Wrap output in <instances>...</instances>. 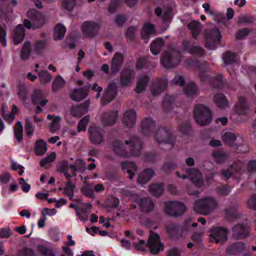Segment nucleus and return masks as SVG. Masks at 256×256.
Here are the masks:
<instances>
[{
  "label": "nucleus",
  "instance_id": "f257e3e1",
  "mask_svg": "<svg viewBox=\"0 0 256 256\" xmlns=\"http://www.w3.org/2000/svg\"><path fill=\"white\" fill-rule=\"evenodd\" d=\"M114 150L118 155L122 156H128L126 150L130 148V154L137 156L140 155L142 149V144L139 139L134 138L130 141L126 140L124 142L116 140L114 143Z\"/></svg>",
  "mask_w": 256,
  "mask_h": 256
},
{
  "label": "nucleus",
  "instance_id": "f03ea898",
  "mask_svg": "<svg viewBox=\"0 0 256 256\" xmlns=\"http://www.w3.org/2000/svg\"><path fill=\"white\" fill-rule=\"evenodd\" d=\"M246 164L242 161L237 160L230 165L227 170L222 172V178L226 180L230 178L240 180L246 174Z\"/></svg>",
  "mask_w": 256,
  "mask_h": 256
},
{
  "label": "nucleus",
  "instance_id": "7ed1b4c3",
  "mask_svg": "<svg viewBox=\"0 0 256 256\" xmlns=\"http://www.w3.org/2000/svg\"><path fill=\"white\" fill-rule=\"evenodd\" d=\"M217 206V201L214 198L208 196L196 201L194 210L198 214L206 216L216 210Z\"/></svg>",
  "mask_w": 256,
  "mask_h": 256
},
{
  "label": "nucleus",
  "instance_id": "20e7f679",
  "mask_svg": "<svg viewBox=\"0 0 256 256\" xmlns=\"http://www.w3.org/2000/svg\"><path fill=\"white\" fill-rule=\"evenodd\" d=\"M154 140L160 146L166 145L167 149H171L175 144V138L172 130L167 128L158 129L154 134Z\"/></svg>",
  "mask_w": 256,
  "mask_h": 256
},
{
  "label": "nucleus",
  "instance_id": "39448f33",
  "mask_svg": "<svg viewBox=\"0 0 256 256\" xmlns=\"http://www.w3.org/2000/svg\"><path fill=\"white\" fill-rule=\"evenodd\" d=\"M194 118L198 125L204 126L210 123L212 116L207 106L202 104H198L194 108Z\"/></svg>",
  "mask_w": 256,
  "mask_h": 256
},
{
  "label": "nucleus",
  "instance_id": "423d86ee",
  "mask_svg": "<svg viewBox=\"0 0 256 256\" xmlns=\"http://www.w3.org/2000/svg\"><path fill=\"white\" fill-rule=\"evenodd\" d=\"M184 174H181L180 172H176V176L184 180L190 178L191 182L198 188H201L204 184L202 175L198 169L183 168Z\"/></svg>",
  "mask_w": 256,
  "mask_h": 256
},
{
  "label": "nucleus",
  "instance_id": "0eeeda50",
  "mask_svg": "<svg viewBox=\"0 0 256 256\" xmlns=\"http://www.w3.org/2000/svg\"><path fill=\"white\" fill-rule=\"evenodd\" d=\"M187 208L182 202L170 201L165 203L164 212L168 216L178 217L182 216L186 210Z\"/></svg>",
  "mask_w": 256,
  "mask_h": 256
},
{
  "label": "nucleus",
  "instance_id": "6e6552de",
  "mask_svg": "<svg viewBox=\"0 0 256 256\" xmlns=\"http://www.w3.org/2000/svg\"><path fill=\"white\" fill-rule=\"evenodd\" d=\"M180 53L172 50L165 52L161 59L162 64L166 68H170L178 65L180 62Z\"/></svg>",
  "mask_w": 256,
  "mask_h": 256
},
{
  "label": "nucleus",
  "instance_id": "1a4fd4ad",
  "mask_svg": "<svg viewBox=\"0 0 256 256\" xmlns=\"http://www.w3.org/2000/svg\"><path fill=\"white\" fill-rule=\"evenodd\" d=\"M27 16L32 22L31 23L28 20H24V25L28 29L40 28L45 22L43 16L38 14L35 10H30L27 13Z\"/></svg>",
  "mask_w": 256,
  "mask_h": 256
},
{
  "label": "nucleus",
  "instance_id": "9d476101",
  "mask_svg": "<svg viewBox=\"0 0 256 256\" xmlns=\"http://www.w3.org/2000/svg\"><path fill=\"white\" fill-rule=\"evenodd\" d=\"M148 246L150 253L154 255L163 252L164 248V244L162 242L160 236L154 232H150L148 240Z\"/></svg>",
  "mask_w": 256,
  "mask_h": 256
},
{
  "label": "nucleus",
  "instance_id": "9b49d317",
  "mask_svg": "<svg viewBox=\"0 0 256 256\" xmlns=\"http://www.w3.org/2000/svg\"><path fill=\"white\" fill-rule=\"evenodd\" d=\"M222 36L219 30L215 28L206 34L205 46L210 50H215L220 44Z\"/></svg>",
  "mask_w": 256,
  "mask_h": 256
},
{
  "label": "nucleus",
  "instance_id": "f8f14e48",
  "mask_svg": "<svg viewBox=\"0 0 256 256\" xmlns=\"http://www.w3.org/2000/svg\"><path fill=\"white\" fill-rule=\"evenodd\" d=\"M210 236L213 242L222 244L228 240L226 230L222 228H214L210 230Z\"/></svg>",
  "mask_w": 256,
  "mask_h": 256
},
{
  "label": "nucleus",
  "instance_id": "ddd939ff",
  "mask_svg": "<svg viewBox=\"0 0 256 256\" xmlns=\"http://www.w3.org/2000/svg\"><path fill=\"white\" fill-rule=\"evenodd\" d=\"M101 25L100 22H86L83 24L82 28L88 37L93 38L98 34Z\"/></svg>",
  "mask_w": 256,
  "mask_h": 256
},
{
  "label": "nucleus",
  "instance_id": "4468645a",
  "mask_svg": "<svg viewBox=\"0 0 256 256\" xmlns=\"http://www.w3.org/2000/svg\"><path fill=\"white\" fill-rule=\"evenodd\" d=\"M222 139L226 145L238 148L244 142V140L240 136H236L234 133L226 132L224 134Z\"/></svg>",
  "mask_w": 256,
  "mask_h": 256
},
{
  "label": "nucleus",
  "instance_id": "2eb2a0df",
  "mask_svg": "<svg viewBox=\"0 0 256 256\" xmlns=\"http://www.w3.org/2000/svg\"><path fill=\"white\" fill-rule=\"evenodd\" d=\"M90 138L91 142L96 144H100L103 142L102 130L99 127L92 126L88 129Z\"/></svg>",
  "mask_w": 256,
  "mask_h": 256
},
{
  "label": "nucleus",
  "instance_id": "dca6fc26",
  "mask_svg": "<svg viewBox=\"0 0 256 256\" xmlns=\"http://www.w3.org/2000/svg\"><path fill=\"white\" fill-rule=\"evenodd\" d=\"M91 208L90 204H80V208L77 210L76 215L82 222H86L88 220V216L91 212Z\"/></svg>",
  "mask_w": 256,
  "mask_h": 256
},
{
  "label": "nucleus",
  "instance_id": "f3484780",
  "mask_svg": "<svg viewBox=\"0 0 256 256\" xmlns=\"http://www.w3.org/2000/svg\"><path fill=\"white\" fill-rule=\"evenodd\" d=\"M156 128L155 122L151 118H146L142 124V133L145 136L151 135Z\"/></svg>",
  "mask_w": 256,
  "mask_h": 256
},
{
  "label": "nucleus",
  "instance_id": "a211bd4d",
  "mask_svg": "<svg viewBox=\"0 0 256 256\" xmlns=\"http://www.w3.org/2000/svg\"><path fill=\"white\" fill-rule=\"evenodd\" d=\"M124 58L123 54L121 53L116 52L114 54L112 60L111 66L112 71L113 74L118 73L121 68L124 62Z\"/></svg>",
  "mask_w": 256,
  "mask_h": 256
},
{
  "label": "nucleus",
  "instance_id": "6ab92c4d",
  "mask_svg": "<svg viewBox=\"0 0 256 256\" xmlns=\"http://www.w3.org/2000/svg\"><path fill=\"white\" fill-rule=\"evenodd\" d=\"M25 37V32L24 26L20 24L14 30L12 35V42L14 44L18 45L22 42Z\"/></svg>",
  "mask_w": 256,
  "mask_h": 256
},
{
  "label": "nucleus",
  "instance_id": "aec40b11",
  "mask_svg": "<svg viewBox=\"0 0 256 256\" xmlns=\"http://www.w3.org/2000/svg\"><path fill=\"white\" fill-rule=\"evenodd\" d=\"M122 170L125 174H128V178L132 180L134 178L135 173L138 171V167L135 164L132 162H125L121 164Z\"/></svg>",
  "mask_w": 256,
  "mask_h": 256
},
{
  "label": "nucleus",
  "instance_id": "412c9836",
  "mask_svg": "<svg viewBox=\"0 0 256 256\" xmlns=\"http://www.w3.org/2000/svg\"><path fill=\"white\" fill-rule=\"evenodd\" d=\"M136 121V114L133 110L126 112L124 114L123 123L128 128L134 126Z\"/></svg>",
  "mask_w": 256,
  "mask_h": 256
},
{
  "label": "nucleus",
  "instance_id": "4be33fe9",
  "mask_svg": "<svg viewBox=\"0 0 256 256\" xmlns=\"http://www.w3.org/2000/svg\"><path fill=\"white\" fill-rule=\"evenodd\" d=\"M154 26L149 23L146 24L141 32L142 38L147 44L150 39V36L156 33Z\"/></svg>",
  "mask_w": 256,
  "mask_h": 256
},
{
  "label": "nucleus",
  "instance_id": "5701e85b",
  "mask_svg": "<svg viewBox=\"0 0 256 256\" xmlns=\"http://www.w3.org/2000/svg\"><path fill=\"white\" fill-rule=\"evenodd\" d=\"M149 82L148 76L143 74L140 76L138 78L137 84L135 89L136 94H140L144 92L147 87Z\"/></svg>",
  "mask_w": 256,
  "mask_h": 256
},
{
  "label": "nucleus",
  "instance_id": "b1692460",
  "mask_svg": "<svg viewBox=\"0 0 256 256\" xmlns=\"http://www.w3.org/2000/svg\"><path fill=\"white\" fill-rule=\"evenodd\" d=\"M166 233L173 240H178L180 238V226L176 224H170L166 226Z\"/></svg>",
  "mask_w": 256,
  "mask_h": 256
},
{
  "label": "nucleus",
  "instance_id": "393cba45",
  "mask_svg": "<svg viewBox=\"0 0 256 256\" xmlns=\"http://www.w3.org/2000/svg\"><path fill=\"white\" fill-rule=\"evenodd\" d=\"M154 176V171L150 168H148L142 171L138 176V182L143 185L147 183Z\"/></svg>",
  "mask_w": 256,
  "mask_h": 256
},
{
  "label": "nucleus",
  "instance_id": "a878e982",
  "mask_svg": "<svg viewBox=\"0 0 256 256\" xmlns=\"http://www.w3.org/2000/svg\"><path fill=\"white\" fill-rule=\"evenodd\" d=\"M116 94V93L115 89L112 87H108L102 99V106H106L114 98Z\"/></svg>",
  "mask_w": 256,
  "mask_h": 256
},
{
  "label": "nucleus",
  "instance_id": "bb28decb",
  "mask_svg": "<svg viewBox=\"0 0 256 256\" xmlns=\"http://www.w3.org/2000/svg\"><path fill=\"white\" fill-rule=\"evenodd\" d=\"M88 92L82 88L74 90L70 94V98L74 101L80 102L88 96Z\"/></svg>",
  "mask_w": 256,
  "mask_h": 256
},
{
  "label": "nucleus",
  "instance_id": "cd10ccee",
  "mask_svg": "<svg viewBox=\"0 0 256 256\" xmlns=\"http://www.w3.org/2000/svg\"><path fill=\"white\" fill-rule=\"evenodd\" d=\"M139 205L142 212H150L154 208V205L151 199L144 198L138 201Z\"/></svg>",
  "mask_w": 256,
  "mask_h": 256
},
{
  "label": "nucleus",
  "instance_id": "c85d7f7f",
  "mask_svg": "<svg viewBox=\"0 0 256 256\" xmlns=\"http://www.w3.org/2000/svg\"><path fill=\"white\" fill-rule=\"evenodd\" d=\"M134 74L132 70L124 71L121 76L120 82L123 86H128L130 84L134 79Z\"/></svg>",
  "mask_w": 256,
  "mask_h": 256
},
{
  "label": "nucleus",
  "instance_id": "c756f323",
  "mask_svg": "<svg viewBox=\"0 0 256 256\" xmlns=\"http://www.w3.org/2000/svg\"><path fill=\"white\" fill-rule=\"evenodd\" d=\"M249 227L247 225H238L233 228L234 236L238 238L246 236L248 234Z\"/></svg>",
  "mask_w": 256,
  "mask_h": 256
},
{
  "label": "nucleus",
  "instance_id": "7c9ffc66",
  "mask_svg": "<svg viewBox=\"0 0 256 256\" xmlns=\"http://www.w3.org/2000/svg\"><path fill=\"white\" fill-rule=\"evenodd\" d=\"M118 118V112H114L106 113L103 116V123L105 126H110L114 124Z\"/></svg>",
  "mask_w": 256,
  "mask_h": 256
},
{
  "label": "nucleus",
  "instance_id": "2f4dec72",
  "mask_svg": "<svg viewBox=\"0 0 256 256\" xmlns=\"http://www.w3.org/2000/svg\"><path fill=\"white\" fill-rule=\"evenodd\" d=\"M245 248L244 244L238 242L230 245L227 250V253L230 255H236L242 252Z\"/></svg>",
  "mask_w": 256,
  "mask_h": 256
},
{
  "label": "nucleus",
  "instance_id": "473e14b6",
  "mask_svg": "<svg viewBox=\"0 0 256 256\" xmlns=\"http://www.w3.org/2000/svg\"><path fill=\"white\" fill-rule=\"evenodd\" d=\"M235 110L236 113L239 116L247 114L248 108L245 98H239V102L235 107Z\"/></svg>",
  "mask_w": 256,
  "mask_h": 256
},
{
  "label": "nucleus",
  "instance_id": "72a5a7b5",
  "mask_svg": "<svg viewBox=\"0 0 256 256\" xmlns=\"http://www.w3.org/2000/svg\"><path fill=\"white\" fill-rule=\"evenodd\" d=\"M164 46V40L162 38H157L150 45V50L154 55H158Z\"/></svg>",
  "mask_w": 256,
  "mask_h": 256
},
{
  "label": "nucleus",
  "instance_id": "f704fd0d",
  "mask_svg": "<svg viewBox=\"0 0 256 256\" xmlns=\"http://www.w3.org/2000/svg\"><path fill=\"white\" fill-rule=\"evenodd\" d=\"M214 102L220 108L223 109L228 106V102L222 94H216L214 96Z\"/></svg>",
  "mask_w": 256,
  "mask_h": 256
},
{
  "label": "nucleus",
  "instance_id": "c9c22d12",
  "mask_svg": "<svg viewBox=\"0 0 256 256\" xmlns=\"http://www.w3.org/2000/svg\"><path fill=\"white\" fill-rule=\"evenodd\" d=\"M202 26L200 23L197 21H193L189 24L188 28L194 38H196L201 32Z\"/></svg>",
  "mask_w": 256,
  "mask_h": 256
},
{
  "label": "nucleus",
  "instance_id": "e433bc0d",
  "mask_svg": "<svg viewBox=\"0 0 256 256\" xmlns=\"http://www.w3.org/2000/svg\"><path fill=\"white\" fill-rule=\"evenodd\" d=\"M66 33V27L61 24H57L54 29V39L56 40H62Z\"/></svg>",
  "mask_w": 256,
  "mask_h": 256
},
{
  "label": "nucleus",
  "instance_id": "4c0bfd02",
  "mask_svg": "<svg viewBox=\"0 0 256 256\" xmlns=\"http://www.w3.org/2000/svg\"><path fill=\"white\" fill-rule=\"evenodd\" d=\"M44 94L40 90H36L34 92L32 100L36 104H40L42 106H45L48 103L46 100H42Z\"/></svg>",
  "mask_w": 256,
  "mask_h": 256
},
{
  "label": "nucleus",
  "instance_id": "58836bf2",
  "mask_svg": "<svg viewBox=\"0 0 256 256\" xmlns=\"http://www.w3.org/2000/svg\"><path fill=\"white\" fill-rule=\"evenodd\" d=\"M66 82L61 76H57L52 84V92L56 93L62 90L65 85Z\"/></svg>",
  "mask_w": 256,
  "mask_h": 256
},
{
  "label": "nucleus",
  "instance_id": "ea45409f",
  "mask_svg": "<svg viewBox=\"0 0 256 256\" xmlns=\"http://www.w3.org/2000/svg\"><path fill=\"white\" fill-rule=\"evenodd\" d=\"M48 118L52 120L50 126V130L52 132H55L60 128L61 118L59 116H54L51 115L48 116Z\"/></svg>",
  "mask_w": 256,
  "mask_h": 256
},
{
  "label": "nucleus",
  "instance_id": "a19ab883",
  "mask_svg": "<svg viewBox=\"0 0 256 256\" xmlns=\"http://www.w3.org/2000/svg\"><path fill=\"white\" fill-rule=\"evenodd\" d=\"M184 92L189 98L196 96L198 92L197 86L192 82L188 84L184 88Z\"/></svg>",
  "mask_w": 256,
  "mask_h": 256
},
{
  "label": "nucleus",
  "instance_id": "79ce46f5",
  "mask_svg": "<svg viewBox=\"0 0 256 256\" xmlns=\"http://www.w3.org/2000/svg\"><path fill=\"white\" fill-rule=\"evenodd\" d=\"M35 152L36 155L42 156L47 152L46 144L44 140H40L36 144Z\"/></svg>",
  "mask_w": 256,
  "mask_h": 256
},
{
  "label": "nucleus",
  "instance_id": "37998d69",
  "mask_svg": "<svg viewBox=\"0 0 256 256\" xmlns=\"http://www.w3.org/2000/svg\"><path fill=\"white\" fill-rule=\"evenodd\" d=\"M86 106L85 107L80 106L73 108L70 112L71 114L74 116L80 117L85 114L88 112L90 104L88 102H86Z\"/></svg>",
  "mask_w": 256,
  "mask_h": 256
},
{
  "label": "nucleus",
  "instance_id": "c03bdc74",
  "mask_svg": "<svg viewBox=\"0 0 256 256\" xmlns=\"http://www.w3.org/2000/svg\"><path fill=\"white\" fill-rule=\"evenodd\" d=\"M14 136L20 143L23 140V126L20 122H18L14 128Z\"/></svg>",
  "mask_w": 256,
  "mask_h": 256
},
{
  "label": "nucleus",
  "instance_id": "a18cd8bd",
  "mask_svg": "<svg viewBox=\"0 0 256 256\" xmlns=\"http://www.w3.org/2000/svg\"><path fill=\"white\" fill-rule=\"evenodd\" d=\"M150 192L156 196H160L163 193L164 188L161 184H152L149 188Z\"/></svg>",
  "mask_w": 256,
  "mask_h": 256
},
{
  "label": "nucleus",
  "instance_id": "49530a36",
  "mask_svg": "<svg viewBox=\"0 0 256 256\" xmlns=\"http://www.w3.org/2000/svg\"><path fill=\"white\" fill-rule=\"evenodd\" d=\"M186 44H187L186 43L184 44V48L189 53L193 54H197L200 56H202L204 54V50L199 46L194 45L188 48Z\"/></svg>",
  "mask_w": 256,
  "mask_h": 256
},
{
  "label": "nucleus",
  "instance_id": "de8ad7c7",
  "mask_svg": "<svg viewBox=\"0 0 256 256\" xmlns=\"http://www.w3.org/2000/svg\"><path fill=\"white\" fill-rule=\"evenodd\" d=\"M56 154L55 152H52L48 155L46 158H43L40 162V166L41 167L48 168H49L48 164L53 162L56 159Z\"/></svg>",
  "mask_w": 256,
  "mask_h": 256
},
{
  "label": "nucleus",
  "instance_id": "09e8293b",
  "mask_svg": "<svg viewBox=\"0 0 256 256\" xmlns=\"http://www.w3.org/2000/svg\"><path fill=\"white\" fill-rule=\"evenodd\" d=\"M82 194L87 198H94V186L86 183L82 188Z\"/></svg>",
  "mask_w": 256,
  "mask_h": 256
},
{
  "label": "nucleus",
  "instance_id": "8fccbe9b",
  "mask_svg": "<svg viewBox=\"0 0 256 256\" xmlns=\"http://www.w3.org/2000/svg\"><path fill=\"white\" fill-rule=\"evenodd\" d=\"M39 78L40 84L43 85L50 83L52 79V76L48 71L40 72Z\"/></svg>",
  "mask_w": 256,
  "mask_h": 256
},
{
  "label": "nucleus",
  "instance_id": "3c124183",
  "mask_svg": "<svg viewBox=\"0 0 256 256\" xmlns=\"http://www.w3.org/2000/svg\"><path fill=\"white\" fill-rule=\"evenodd\" d=\"M74 185L68 182L65 184L64 187L63 189V194L69 197L71 200H72L74 196Z\"/></svg>",
  "mask_w": 256,
  "mask_h": 256
},
{
  "label": "nucleus",
  "instance_id": "603ef678",
  "mask_svg": "<svg viewBox=\"0 0 256 256\" xmlns=\"http://www.w3.org/2000/svg\"><path fill=\"white\" fill-rule=\"evenodd\" d=\"M70 168L74 172L77 171H84L86 169V164L82 160H78L76 163L70 166Z\"/></svg>",
  "mask_w": 256,
  "mask_h": 256
},
{
  "label": "nucleus",
  "instance_id": "864d4df0",
  "mask_svg": "<svg viewBox=\"0 0 256 256\" xmlns=\"http://www.w3.org/2000/svg\"><path fill=\"white\" fill-rule=\"evenodd\" d=\"M236 56L229 52H226L223 57V60L226 66L233 64L236 61Z\"/></svg>",
  "mask_w": 256,
  "mask_h": 256
},
{
  "label": "nucleus",
  "instance_id": "5fc2aeb1",
  "mask_svg": "<svg viewBox=\"0 0 256 256\" xmlns=\"http://www.w3.org/2000/svg\"><path fill=\"white\" fill-rule=\"evenodd\" d=\"M31 53V46L30 44L26 42L24 43L21 54V58L23 60H27L30 58Z\"/></svg>",
  "mask_w": 256,
  "mask_h": 256
},
{
  "label": "nucleus",
  "instance_id": "6e6d98bb",
  "mask_svg": "<svg viewBox=\"0 0 256 256\" xmlns=\"http://www.w3.org/2000/svg\"><path fill=\"white\" fill-rule=\"evenodd\" d=\"M167 85L166 84H157L154 85L151 90L152 94L156 96L160 94L166 89Z\"/></svg>",
  "mask_w": 256,
  "mask_h": 256
},
{
  "label": "nucleus",
  "instance_id": "4d7b16f0",
  "mask_svg": "<svg viewBox=\"0 0 256 256\" xmlns=\"http://www.w3.org/2000/svg\"><path fill=\"white\" fill-rule=\"evenodd\" d=\"M255 21L254 18L251 16L242 15L238 20V23L241 24H253Z\"/></svg>",
  "mask_w": 256,
  "mask_h": 256
},
{
  "label": "nucleus",
  "instance_id": "13d9d810",
  "mask_svg": "<svg viewBox=\"0 0 256 256\" xmlns=\"http://www.w3.org/2000/svg\"><path fill=\"white\" fill-rule=\"evenodd\" d=\"M79 0H64L62 7L64 9L68 11H72L75 6L76 2Z\"/></svg>",
  "mask_w": 256,
  "mask_h": 256
},
{
  "label": "nucleus",
  "instance_id": "bf43d9fd",
  "mask_svg": "<svg viewBox=\"0 0 256 256\" xmlns=\"http://www.w3.org/2000/svg\"><path fill=\"white\" fill-rule=\"evenodd\" d=\"M215 162L218 164H222L224 162L226 159V156L224 154L221 152H214L212 153Z\"/></svg>",
  "mask_w": 256,
  "mask_h": 256
},
{
  "label": "nucleus",
  "instance_id": "052dcab7",
  "mask_svg": "<svg viewBox=\"0 0 256 256\" xmlns=\"http://www.w3.org/2000/svg\"><path fill=\"white\" fill-rule=\"evenodd\" d=\"M6 26L0 25V43L2 46H6Z\"/></svg>",
  "mask_w": 256,
  "mask_h": 256
},
{
  "label": "nucleus",
  "instance_id": "680f3d73",
  "mask_svg": "<svg viewBox=\"0 0 256 256\" xmlns=\"http://www.w3.org/2000/svg\"><path fill=\"white\" fill-rule=\"evenodd\" d=\"M90 121V118L86 116L82 119L78 124V132L86 131L88 126V124Z\"/></svg>",
  "mask_w": 256,
  "mask_h": 256
},
{
  "label": "nucleus",
  "instance_id": "e2e57ef3",
  "mask_svg": "<svg viewBox=\"0 0 256 256\" xmlns=\"http://www.w3.org/2000/svg\"><path fill=\"white\" fill-rule=\"evenodd\" d=\"M35 130V126L32 124L30 120L27 118L26 121V131L28 136H33Z\"/></svg>",
  "mask_w": 256,
  "mask_h": 256
},
{
  "label": "nucleus",
  "instance_id": "0e129e2a",
  "mask_svg": "<svg viewBox=\"0 0 256 256\" xmlns=\"http://www.w3.org/2000/svg\"><path fill=\"white\" fill-rule=\"evenodd\" d=\"M190 222L184 224L182 226H180V238L185 236L190 232Z\"/></svg>",
  "mask_w": 256,
  "mask_h": 256
},
{
  "label": "nucleus",
  "instance_id": "69168bd1",
  "mask_svg": "<svg viewBox=\"0 0 256 256\" xmlns=\"http://www.w3.org/2000/svg\"><path fill=\"white\" fill-rule=\"evenodd\" d=\"M134 246L136 250L144 252L146 247L148 246V242L146 243V241L144 240H140L138 242H134Z\"/></svg>",
  "mask_w": 256,
  "mask_h": 256
},
{
  "label": "nucleus",
  "instance_id": "338daca9",
  "mask_svg": "<svg viewBox=\"0 0 256 256\" xmlns=\"http://www.w3.org/2000/svg\"><path fill=\"white\" fill-rule=\"evenodd\" d=\"M69 168H70V166H68V162L64 161L59 163L58 172L60 173H64L68 172Z\"/></svg>",
  "mask_w": 256,
  "mask_h": 256
},
{
  "label": "nucleus",
  "instance_id": "774afa93",
  "mask_svg": "<svg viewBox=\"0 0 256 256\" xmlns=\"http://www.w3.org/2000/svg\"><path fill=\"white\" fill-rule=\"evenodd\" d=\"M231 192L230 188L226 186H222L218 188V193L222 196H226Z\"/></svg>",
  "mask_w": 256,
  "mask_h": 256
}]
</instances>
